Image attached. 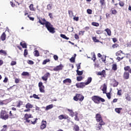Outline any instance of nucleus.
Returning a JSON list of instances; mask_svg holds the SVG:
<instances>
[{
	"label": "nucleus",
	"instance_id": "obj_1",
	"mask_svg": "<svg viewBox=\"0 0 131 131\" xmlns=\"http://www.w3.org/2000/svg\"><path fill=\"white\" fill-rule=\"evenodd\" d=\"M39 23H40L41 25H45L46 28L50 32V33H55L56 31H55V28H54L52 24L50 23H43L41 20H39Z\"/></svg>",
	"mask_w": 131,
	"mask_h": 131
},
{
	"label": "nucleus",
	"instance_id": "obj_2",
	"mask_svg": "<svg viewBox=\"0 0 131 131\" xmlns=\"http://www.w3.org/2000/svg\"><path fill=\"white\" fill-rule=\"evenodd\" d=\"M92 101H93L94 103H96V104H100V102H105V99L99 96H94L92 97Z\"/></svg>",
	"mask_w": 131,
	"mask_h": 131
},
{
	"label": "nucleus",
	"instance_id": "obj_3",
	"mask_svg": "<svg viewBox=\"0 0 131 131\" xmlns=\"http://www.w3.org/2000/svg\"><path fill=\"white\" fill-rule=\"evenodd\" d=\"M0 118L4 120H7L9 118V115L6 114L5 111H2L1 112Z\"/></svg>",
	"mask_w": 131,
	"mask_h": 131
},
{
	"label": "nucleus",
	"instance_id": "obj_4",
	"mask_svg": "<svg viewBox=\"0 0 131 131\" xmlns=\"http://www.w3.org/2000/svg\"><path fill=\"white\" fill-rule=\"evenodd\" d=\"M96 119L98 122H99V123L104 122L103 121V120L102 119V116H101V115L100 114H96Z\"/></svg>",
	"mask_w": 131,
	"mask_h": 131
},
{
	"label": "nucleus",
	"instance_id": "obj_5",
	"mask_svg": "<svg viewBox=\"0 0 131 131\" xmlns=\"http://www.w3.org/2000/svg\"><path fill=\"white\" fill-rule=\"evenodd\" d=\"M105 122L99 123V124H96V129L97 130H101L102 129V125H104Z\"/></svg>",
	"mask_w": 131,
	"mask_h": 131
},
{
	"label": "nucleus",
	"instance_id": "obj_6",
	"mask_svg": "<svg viewBox=\"0 0 131 131\" xmlns=\"http://www.w3.org/2000/svg\"><path fill=\"white\" fill-rule=\"evenodd\" d=\"M77 88H80L81 89H83L86 85L85 82H80L76 84Z\"/></svg>",
	"mask_w": 131,
	"mask_h": 131
},
{
	"label": "nucleus",
	"instance_id": "obj_7",
	"mask_svg": "<svg viewBox=\"0 0 131 131\" xmlns=\"http://www.w3.org/2000/svg\"><path fill=\"white\" fill-rule=\"evenodd\" d=\"M47 127V121H42L41 125H40V129H45Z\"/></svg>",
	"mask_w": 131,
	"mask_h": 131
},
{
	"label": "nucleus",
	"instance_id": "obj_8",
	"mask_svg": "<svg viewBox=\"0 0 131 131\" xmlns=\"http://www.w3.org/2000/svg\"><path fill=\"white\" fill-rule=\"evenodd\" d=\"M63 65L60 64L53 69L54 71H59V70H62L63 69Z\"/></svg>",
	"mask_w": 131,
	"mask_h": 131
},
{
	"label": "nucleus",
	"instance_id": "obj_9",
	"mask_svg": "<svg viewBox=\"0 0 131 131\" xmlns=\"http://www.w3.org/2000/svg\"><path fill=\"white\" fill-rule=\"evenodd\" d=\"M102 91L103 92V94H106V92H107V85L106 84H104L102 86H101Z\"/></svg>",
	"mask_w": 131,
	"mask_h": 131
},
{
	"label": "nucleus",
	"instance_id": "obj_10",
	"mask_svg": "<svg viewBox=\"0 0 131 131\" xmlns=\"http://www.w3.org/2000/svg\"><path fill=\"white\" fill-rule=\"evenodd\" d=\"M84 99V97L80 94H78V100H79L80 102H82L83 99Z\"/></svg>",
	"mask_w": 131,
	"mask_h": 131
},
{
	"label": "nucleus",
	"instance_id": "obj_11",
	"mask_svg": "<svg viewBox=\"0 0 131 131\" xmlns=\"http://www.w3.org/2000/svg\"><path fill=\"white\" fill-rule=\"evenodd\" d=\"M124 78H125V79H128V78H129V73H128V72H124Z\"/></svg>",
	"mask_w": 131,
	"mask_h": 131
},
{
	"label": "nucleus",
	"instance_id": "obj_12",
	"mask_svg": "<svg viewBox=\"0 0 131 131\" xmlns=\"http://www.w3.org/2000/svg\"><path fill=\"white\" fill-rule=\"evenodd\" d=\"M26 108L27 109L33 108V105L31 104L30 103H28L27 104H26Z\"/></svg>",
	"mask_w": 131,
	"mask_h": 131
},
{
	"label": "nucleus",
	"instance_id": "obj_13",
	"mask_svg": "<svg viewBox=\"0 0 131 131\" xmlns=\"http://www.w3.org/2000/svg\"><path fill=\"white\" fill-rule=\"evenodd\" d=\"M68 111L70 112V116H71V117H73L75 115V113L73 112V111H72V110L68 109Z\"/></svg>",
	"mask_w": 131,
	"mask_h": 131
},
{
	"label": "nucleus",
	"instance_id": "obj_14",
	"mask_svg": "<svg viewBox=\"0 0 131 131\" xmlns=\"http://www.w3.org/2000/svg\"><path fill=\"white\" fill-rule=\"evenodd\" d=\"M78 115V113L76 112H75V115H74V116H75V120L76 121H79V119L78 118V117L77 116Z\"/></svg>",
	"mask_w": 131,
	"mask_h": 131
},
{
	"label": "nucleus",
	"instance_id": "obj_15",
	"mask_svg": "<svg viewBox=\"0 0 131 131\" xmlns=\"http://www.w3.org/2000/svg\"><path fill=\"white\" fill-rule=\"evenodd\" d=\"M92 77H88V79H87V81L86 82H85V84L86 85H88V84H90V83H91V82H92Z\"/></svg>",
	"mask_w": 131,
	"mask_h": 131
},
{
	"label": "nucleus",
	"instance_id": "obj_16",
	"mask_svg": "<svg viewBox=\"0 0 131 131\" xmlns=\"http://www.w3.org/2000/svg\"><path fill=\"white\" fill-rule=\"evenodd\" d=\"M6 33L4 32L1 35V38L2 40L4 41V40H6Z\"/></svg>",
	"mask_w": 131,
	"mask_h": 131
},
{
	"label": "nucleus",
	"instance_id": "obj_17",
	"mask_svg": "<svg viewBox=\"0 0 131 131\" xmlns=\"http://www.w3.org/2000/svg\"><path fill=\"white\" fill-rule=\"evenodd\" d=\"M54 107L53 104H50L49 105H47L46 108V111H48V110H50V109H52Z\"/></svg>",
	"mask_w": 131,
	"mask_h": 131
},
{
	"label": "nucleus",
	"instance_id": "obj_18",
	"mask_svg": "<svg viewBox=\"0 0 131 131\" xmlns=\"http://www.w3.org/2000/svg\"><path fill=\"white\" fill-rule=\"evenodd\" d=\"M71 82H72L71 79H70V78L66 79L63 81V83H67L68 82L69 83H71Z\"/></svg>",
	"mask_w": 131,
	"mask_h": 131
},
{
	"label": "nucleus",
	"instance_id": "obj_19",
	"mask_svg": "<svg viewBox=\"0 0 131 131\" xmlns=\"http://www.w3.org/2000/svg\"><path fill=\"white\" fill-rule=\"evenodd\" d=\"M33 54L35 56V57H39V52L37 50H35Z\"/></svg>",
	"mask_w": 131,
	"mask_h": 131
},
{
	"label": "nucleus",
	"instance_id": "obj_20",
	"mask_svg": "<svg viewBox=\"0 0 131 131\" xmlns=\"http://www.w3.org/2000/svg\"><path fill=\"white\" fill-rule=\"evenodd\" d=\"M76 72L77 74L79 76L82 75V74H83V71H80L79 70H77Z\"/></svg>",
	"mask_w": 131,
	"mask_h": 131
},
{
	"label": "nucleus",
	"instance_id": "obj_21",
	"mask_svg": "<svg viewBox=\"0 0 131 131\" xmlns=\"http://www.w3.org/2000/svg\"><path fill=\"white\" fill-rule=\"evenodd\" d=\"M125 99L127 101H130L131 100V97L128 95V94L125 95Z\"/></svg>",
	"mask_w": 131,
	"mask_h": 131
},
{
	"label": "nucleus",
	"instance_id": "obj_22",
	"mask_svg": "<svg viewBox=\"0 0 131 131\" xmlns=\"http://www.w3.org/2000/svg\"><path fill=\"white\" fill-rule=\"evenodd\" d=\"M25 118L29 119V118H32V116L30 114H25Z\"/></svg>",
	"mask_w": 131,
	"mask_h": 131
},
{
	"label": "nucleus",
	"instance_id": "obj_23",
	"mask_svg": "<svg viewBox=\"0 0 131 131\" xmlns=\"http://www.w3.org/2000/svg\"><path fill=\"white\" fill-rule=\"evenodd\" d=\"M20 45L24 49H27V46L26 45V43L21 42L20 43Z\"/></svg>",
	"mask_w": 131,
	"mask_h": 131
},
{
	"label": "nucleus",
	"instance_id": "obj_24",
	"mask_svg": "<svg viewBox=\"0 0 131 131\" xmlns=\"http://www.w3.org/2000/svg\"><path fill=\"white\" fill-rule=\"evenodd\" d=\"M105 31L107 33V35L110 36L111 35V30L109 29H106L105 30Z\"/></svg>",
	"mask_w": 131,
	"mask_h": 131
},
{
	"label": "nucleus",
	"instance_id": "obj_25",
	"mask_svg": "<svg viewBox=\"0 0 131 131\" xmlns=\"http://www.w3.org/2000/svg\"><path fill=\"white\" fill-rule=\"evenodd\" d=\"M60 37H61L62 38H64V39H67V40H68V39H69V38L67 37L64 34H60Z\"/></svg>",
	"mask_w": 131,
	"mask_h": 131
},
{
	"label": "nucleus",
	"instance_id": "obj_26",
	"mask_svg": "<svg viewBox=\"0 0 131 131\" xmlns=\"http://www.w3.org/2000/svg\"><path fill=\"white\" fill-rule=\"evenodd\" d=\"M112 69L115 71L117 70V65H116V64H113L112 65Z\"/></svg>",
	"mask_w": 131,
	"mask_h": 131
},
{
	"label": "nucleus",
	"instance_id": "obj_27",
	"mask_svg": "<svg viewBox=\"0 0 131 131\" xmlns=\"http://www.w3.org/2000/svg\"><path fill=\"white\" fill-rule=\"evenodd\" d=\"M21 75H23V76H29V73L27 72H23L21 74Z\"/></svg>",
	"mask_w": 131,
	"mask_h": 131
},
{
	"label": "nucleus",
	"instance_id": "obj_28",
	"mask_svg": "<svg viewBox=\"0 0 131 131\" xmlns=\"http://www.w3.org/2000/svg\"><path fill=\"white\" fill-rule=\"evenodd\" d=\"M100 3L101 4V7H104V6L105 5V0H100Z\"/></svg>",
	"mask_w": 131,
	"mask_h": 131
},
{
	"label": "nucleus",
	"instance_id": "obj_29",
	"mask_svg": "<svg viewBox=\"0 0 131 131\" xmlns=\"http://www.w3.org/2000/svg\"><path fill=\"white\" fill-rule=\"evenodd\" d=\"M121 110H122V108H115V112L117 113H118L119 114V113H120V111Z\"/></svg>",
	"mask_w": 131,
	"mask_h": 131
},
{
	"label": "nucleus",
	"instance_id": "obj_30",
	"mask_svg": "<svg viewBox=\"0 0 131 131\" xmlns=\"http://www.w3.org/2000/svg\"><path fill=\"white\" fill-rule=\"evenodd\" d=\"M39 91H40V93H45V86L40 87Z\"/></svg>",
	"mask_w": 131,
	"mask_h": 131
},
{
	"label": "nucleus",
	"instance_id": "obj_31",
	"mask_svg": "<svg viewBox=\"0 0 131 131\" xmlns=\"http://www.w3.org/2000/svg\"><path fill=\"white\" fill-rule=\"evenodd\" d=\"M49 62H50V59H45L43 60L42 64L43 65H46V64Z\"/></svg>",
	"mask_w": 131,
	"mask_h": 131
},
{
	"label": "nucleus",
	"instance_id": "obj_32",
	"mask_svg": "<svg viewBox=\"0 0 131 131\" xmlns=\"http://www.w3.org/2000/svg\"><path fill=\"white\" fill-rule=\"evenodd\" d=\"M21 105H23V102H22L21 101H19L18 102V105H17L16 106L18 107V108H20Z\"/></svg>",
	"mask_w": 131,
	"mask_h": 131
},
{
	"label": "nucleus",
	"instance_id": "obj_33",
	"mask_svg": "<svg viewBox=\"0 0 131 131\" xmlns=\"http://www.w3.org/2000/svg\"><path fill=\"white\" fill-rule=\"evenodd\" d=\"M74 129L75 131H78V130H79V127L78 126H77V125H75V126L74 127Z\"/></svg>",
	"mask_w": 131,
	"mask_h": 131
},
{
	"label": "nucleus",
	"instance_id": "obj_34",
	"mask_svg": "<svg viewBox=\"0 0 131 131\" xmlns=\"http://www.w3.org/2000/svg\"><path fill=\"white\" fill-rule=\"evenodd\" d=\"M30 11H34V8H33V4H31L29 7Z\"/></svg>",
	"mask_w": 131,
	"mask_h": 131
},
{
	"label": "nucleus",
	"instance_id": "obj_35",
	"mask_svg": "<svg viewBox=\"0 0 131 131\" xmlns=\"http://www.w3.org/2000/svg\"><path fill=\"white\" fill-rule=\"evenodd\" d=\"M125 71H129L130 67L129 66H126L124 68Z\"/></svg>",
	"mask_w": 131,
	"mask_h": 131
},
{
	"label": "nucleus",
	"instance_id": "obj_36",
	"mask_svg": "<svg viewBox=\"0 0 131 131\" xmlns=\"http://www.w3.org/2000/svg\"><path fill=\"white\" fill-rule=\"evenodd\" d=\"M68 12H69V14L70 15V17L72 18V17H73V12H72V11H70V10H69Z\"/></svg>",
	"mask_w": 131,
	"mask_h": 131
},
{
	"label": "nucleus",
	"instance_id": "obj_37",
	"mask_svg": "<svg viewBox=\"0 0 131 131\" xmlns=\"http://www.w3.org/2000/svg\"><path fill=\"white\" fill-rule=\"evenodd\" d=\"M77 81H81V80H82V76H80L77 77Z\"/></svg>",
	"mask_w": 131,
	"mask_h": 131
},
{
	"label": "nucleus",
	"instance_id": "obj_38",
	"mask_svg": "<svg viewBox=\"0 0 131 131\" xmlns=\"http://www.w3.org/2000/svg\"><path fill=\"white\" fill-rule=\"evenodd\" d=\"M70 62L71 63H74L75 62V58L74 57H72L70 59Z\"/></svg>",
	"mask_w": 131,
	"mask_h": 131
},
{
	"label": "nucleus",
	"instance_id": "obj_39",
	"mask_svg": "<svg viewBox=\"0 0 131 131\" xmlns=\"http://www.w3.org/2000/svg\"><path fill=\"white\" fill-rule=\"evenodd\" d=\"M0 53L1 54H3V55H5V56L7 55V52L5 50H0Z\"/></svg>",
	"mask_w": 131,
	"mask_h": 131
},
{
	"label": "nucleus",
	"instance_id": "obj_40",
	"mask_svg": "<svg viewBox=\"0 0 131 131\" xmlns=\"http://www.w3.org/2000/svg\"><path fill=\"white\" fill-rule=\"evenodd\" d=\"M92 39L94 42H99V40H98L97 38H96V37H93Z\"/></svg>",
	"mask_w": 131,
	"mask_h": 131
},
{
	"label": "nucleus",
	"instance_id": "obj_41",
	"mask_svg": "<svg viewBox=\"0 0 131 131\" xmlns=\"http://www.w3.org/2000/svg\"><path fill=\"white\" fill-rule=\"evenodd\" d=\"M113 85L114 87L117 86L118 85V82H117L116 80H114Z\"/></svg>",
	"mask_w": 131,
	"mask_h": 131
},
{
	"label": "nucleus",
	"instance_id": "obj_42",
	"mask_svg": "<svg viewBox=\"0 0 131 131\" xmlns=\"http://www.w3.org/2000/svg\"><path fill=\"white\" fill-rule=\"evenodd\" d=\"M92 25L93 26H96V27H98L99 26V23L93 22L92 23Z\"/></svg>",
	"mask_w": 131,
	"mask_h": 131
},
{
	"label": "nucleus",
	"instance_id": "obj_43",
	"mask_svg": "<svg viewBox=\"0 0 131 131\" xmlns=\"http://www.w3.org/2000/svg\"><path fill=\"white\" fill-rule=\"evenodd\" d=\"M74 101H78V94H76L75 96L74 97Z\"/></svg>",
	"mask_w": 131,
	"mask_h": 131
},
{
	"label": "nucleus",
	"instance_id": "obj_44",
	"mask_svg": "<svg viewBox=\"0 0 131 131\" xmlns=\"http://www.w3.org/2000/svg\"><path fill=\"white\" fill-rule=\"evenodd\" d=\"M24 55L25 57H26V56H27V55H28V52H27V49L25 50Z\"/></svg>",
	"mask_w": 131,
	"mask_h": 131
},
{
	"label": "nucleus",
	"instance_id": "obj_45",
	"mask_svg": "<svg viewBox=\"0 0 131 131\" xmlns=\"http://www.w3.org/2000/svg\"><path fill=\"white\" fill-rule=\"evenodd\" d=\"M47 9H48V10H52V5L51 4H48L47 5Z\"/></svg>",
	"mask_w": 131,
	"mask_h": 131
},
{
	"label": "nucleus",
	"instance_id": "obj_46",
	"mask_svg": "<svg viewBox=\"0 0 131 131\" xmlns=\"http://www.w3.org/2000/svg\"><path fill=\"white\" fill-rule=\"evenodd\" d=\"M16 64H17V62L15 61H12L11 62V66H14V65H16Z\"/></svg>",
	"mask_w": 131,
	"mask_h": 131
},
{
	"label": "nucleus",
	"instance_id": "obj_47",
	"mask_svg": "<svg viewBox=\"0 0 131 131\" xmlns=\"http://www.w3.org/2000/svg\"><path fill=\"white\" fill-rule=\"evenodd\" d=\"M112 13L114 15H115V14H117V11H116V10H114V9L112 10Z\"/></svg>",
	"mask_w": 131,
	"mask_h": 131
},
{
	"label": "nucleus",
	"instance_id": "obj_48",
	"mask_svg": "<svg viewBox=\"0 0 131 131\" xmlns=\"http://www.w3.org/2000/svg\"><path fill=\"white\" fill-rule=\"evenodd\" d=\"M118 45L117 43H115L112 45V48H113V49H115V48H118Z\"/></svg>",
	"mask_w": 131,
	"mask_h": 131
},
{
	"label": "nucleus",
	"instance_id": "obj_49",
	"mask_svg": "<svg viewBox=\"0 0 131 131\" xmlns=\"http://www.w3.org/2000/svg\"><path fill=\"white\" fill-rule=\"evenodd\" d=\"M124 57L120 58L119 56H118L117 57V60H118V62H119L120 61H121L122 59H123Z\"/></svg>",
	"mask_w": 131,
	"mask_h": 131
},
{
	"label": "nucleus",
	"instance_id": "obj_50",
	"mask_svg": "<svg viewBox=\"0 0 131 131\" xmlns=\"http://www.w3.org/2000/svg\"><path fill=\"white\" fill-rule=\"evenodd\" d=\"M96 54H95V53H93V57L92 58V60L94 61V62H95V61H96Z\"/></svg>",
	"mask_w": 131,
	"mask_h": 131
},
{
	"label": "nucleus",
	"instance_id": "obj_51",
	"mask_svg": "<svg viewBox=\"0 0 131 131\" xmlns=\"http://www.w3.org/2000/svg\"><path fill=\"white\" fill-rule=\"evenodd\" d=\"M33 98H34V99H39V97H38V96L36 95V94H33Z\"/></svg>",
	"mask_w": 131,
	"mask_h": 131
},
{
	"label": "nucleus",
	"instance_id": "obj_52",
	"mask_svg": "<svg viewBox=\"0 0 131 131\" xmlns=\"http://www.w3.org/2000/svg\"><path fill=\"white\" fill-rule=\"evenodd\" d=\"M106 95V96L107 97L108 99H111V95H110V93H105Z\"/></svg>",
	"mask_w": 131,
	"mask_h": 131
},
{
	"label": "nucleus",
	"instance_id": "obj_53",
	"mask_svg": "<svg viewBox=\"0 0 131 131\" xmlns=\"http://www.w3.org/2000/svg\"><path fill=\"white\" fill-rule=\"evenodd\" d=\"M50 73H47L45 75H44V77L48 78V76H50Z\"/></svg>",
	"mask_w": 131,
	"mask_h": 131
},
{
	"label": "nucleus",
	"instance_id": "obj_54",
	"mask_svg": "<svg viewBox=\"0 0 131 131\" xmlns=\"http://www.w3.org/2000/svg\"><path fill=\"white\" fill-rule=\"evenodd\" d=\"M58 119H59L60 120H62V119H63V115H61L58 116Z\"/></svg>",
	"mask_w": 131,
	"mask_h": 131
},
{
	"label": "nucleus",
	"instance_id": "obj_55",
	"mask_svg": "<svg viewBox=\"0 0 131 131\" xmlns=\"http://www.w3.org/2000/svg\"><path fill=\"white\" fill-rule=\"evenodd\" d=\"M42 80H44V81H47V80H48V78L44 77L43 76L42 77Z\"/></svg>",
	"mask_w": 131,
	"mask_h": 131
},
{
	"label": "nucleus",
	"instance_id": "obj_56",
	"mask_svg": "<svg viewBox=\"0 0 131 131\" xmlns=\"http://www.w3.org/2000/svg\"><path fill=\"white\" fill-rule=\"evenodd\" d=\"M53 58H54V60H55V61H57V60H58V56H57V55H54V56H53Z\"/></svg>",
	"mask_w": 131,
	"mask_h": 131
},
{
	"label": "nucleus",
	"instance_id": "obj_57",
	"mask_svg": "<svg viewBox=\"0 0 131 131\" xmlns=\"http://www.w3.org/2000/svg\"><path fill=\"white\" fill-rule=\"evenodd\" d=\"M38 86L39 88H42V86H44L43 85H42V82H39Z\"/></svg>",
	"mask_w": 131,
	"mask_h": 131
},
{
	"label": "nucleus",
	"instance_id": "obj_58",
	"mask_svg": "<svg viewBox=\"0 0 131 131\" xmlns=\"http://www.w3.org/2000/svg\"><path fill=\"white\" fill-rule=\"evenodd\" d=\"M119 5L120 7H123V6H124V4H123L122 2H120Z\"/></svg>",
	"mask_w": 131,
	"mask_h": 131
},
{
	"label": "nucleus",
	"instance_id": "obj_59",
	"mask_svg": "<svg viewBox=\"0 0 131 131\" xmlns=\"http://www.w3.org/2000/svg\"><path fill=\"white\" fill-rule=\"evenodd\" d=\"M117 95L118 96H121V90L118 91Z\"/></svg>",
	"mask_w": 131,
	"mask_h": 131
},
{
	"label": "nucleus",
	"instance_id": "obj_60",
	"mask_svg": "<svg viewBox=\"0 0 131 131\" xmlns=\"http://www.w3.org/2000/svg\"><path fill=\"white\" fill-rule=\"evenodd\" d=\"M63 119H68L69 117L67 115H63Z\"/></svg>",
	"mask_w": 131,
	"mask_h": 131
},
{
	"label": "nucleus",
	"instance_id": "obj_61",
	"mask_svg": "<svg viewBox=\"0 0 131 131\" xmlns=\"http://www.w3.org/2000/svg\"><path fill=\"white\" fill-rule=\"evenodd\" d=\"M102 33V32L101 30H98L96 31V33H97V34H101Z\"/></svg>",
	"mask_w": 131,
	"mask_h": 131
},
{
	"label": "nucleus",
	"instance_id": "obj_62",
	"mask_svg": "<svg viewBox=\"0 0 131 131\" xmlns=\"http://www.w3.org/2000/svg\"><path fill=\"white\" fill-rule=\"evenodd\" d=\"M28 63L30 65H33L34 62L32 60H29Z\"/></svg>",
	"mask_w": 131,
	"mask_h": 131
},
{
	"label": "nucleus",
	"instance_id": "obj_63",
	"mask_svg": "<svg viewBox=\"0 0 131 131\" xmlns=\"http://www.w3.org/2000/svg\"><path fill=\"white\" fill-rule=\"evenodd\" d=\"M87 13H88V14H92V10H91V9H88V10H87Z\"/></svg>",
	"mask_w": 131,
	"mask_h": 131
},
{
	"label": "nucleus",
	"instance_id": "obj_64",
	"mask_svg": "<svg viewBox=\"0 0 131 131\" xmlns=\"http://www.w3.org/2000/svg\"><path fill=\"white\" fill-rule=\"evenodd\" d=\"M73 19H74V20H75V21H78V20H79L78 17H74L73 18Z\"/></svg>",
	"mask_w": 131,
	"mask_h": 131
}]
</instances>
